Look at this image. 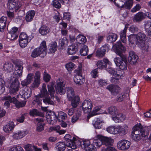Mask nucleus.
<instances>
[{"mask_svg": "<svg viewBox=\"0 0 151 151\" xmlns=\"http://www.w3.org/2000/svg\"><path fill=\"white\" fill-rule=\"evenodd\" d=\"M107 49L106 46H102L100 48L98 49L96 52V55L99 57H103L105 54Z\"/></svg>", "mask_w": 151, "mask_h": 151, "instance_id": "nucleus-23", "label": "nucleus"}, {"mask_svg": "<svg viewBox=\"0 0 151 151\" xmlns=\"http://www.w3.org/2000/svg\"><path fill=\"white\" fill-rule=\"evenodd\" d=\"M117 35L114 33H111L107 37V40L110 42H114L117 39Z\"/></svg>", "mask_w": 151, "mask_h": 151, "instance_id": "nucleus-44", "label": "nucleus"}, {"mask_svg": "<svg viewBox=\"0 0 151 151\" xmlns=\"http://www.w3.org/2000/svg\"><path fill=\"white\" fill-rule=\"evenodd\" d=\"M8 7L11 10L15 9L16 12L21 7V5L19 0H8Z\"/></svg>", "mask_w": 151, "mask_h": 151, "instance_id": "nucleus-8", "label": "nucleus"}, {"mask_svg": "<svg viewBox=\"0 0 151 151\" xmlns=\"http://www.w3.org/2000/svg\"><path fill=\"white\" fill-rule=\"evenodd\" d=\"M28 43V40H19V44L20 46L23 48H24L27 45Z\"/></svg>", "mask_w": 151, "mask_h": 151, "instance_id": "nucleus-55", "label": "nucleus"}, {"mask_svg": "<svg viewBox=\"0 0 151 151\" xmlns=\"http://www.w3.org/2000/svg\"><path fill=\"white\" fill-rule=\"evenodd\" d=\"M15 67V70L13 74L14 76L13 78H18L21 77L22 76V73L23 72V67L22 65L19 63H14Z\"/></svg>", "mask_w": 151, "mask_h": 151, "instance_id": "nucleus-6", "label": "nucleus"}, {"mask_svg": "<svg viewBox=\"0 0 151 151\" xmlns=\"http://www.w3.org/2000/svg\"><path fill=\"white\" fill-rule=\"evenodd\" d=\"M4 99L9 100L10 103L13 102L16 105V107L18 108L23 107L25 106L26 104L25 102H19L14 97L12 98L10 96L6 97L4 98Z\"/></svg>", "mask_w": 151, "mask_h": 151, "instance_id": "nucleus-13", "label": "nucleus"}, {"mask_svg": "<svg viewBox=\"0 0 151 151\" xmlns=\"http://www.w3.org/2000/svg\"><path fill=\"white\" fill-rule=\"evenodd\" d=\"M71 100H72L71 105L72 107L74 108H76L78 106L80 101L79 97L76 96Z\"/></svg>", "mask_w": 151, "mask_h": 151, "instance_id": "nucleus-29", "label": "nucleus"}, {"mask_svg": "<svg viewBox=\"0 0 151 151\" xmlns=\"http://www.w3.org/2000/svg\"><path fill=\"white\" fill-rule=\"evenodd\" d=\"M46 88V84H43L40 91V96L43 98V100L45 103L53 105L54 103L50 99L49 96V93L48 92Z\"/></svg>", "mask_w": 151, "mask_h": 151, "instance_id": "nucleus-4", "label": "nucleus"}, {"mask_svg": "<svg viewBox=\"0 0 151 151\" xmlns=\"http://www.w3.org/2000/svg\"><path fill=\"white\" fill-rule=\"evenodd\" d=\"M78 50V45L77 44L74 43L68 47L67 52L69 55H73Z\"/></svg>", "mask_w": 151, "mask_h": 151, "instance_id": "nucleus-22", "label": "nucleus"}, {"mask_svg": "<svg viewBox=\"0 0 151 151\" xmlns=\"http://www.w3.org/2000/svg\"><path fill=\"white\" fill-rule=\"evenodd\" d=\"M145 23V31L148 33L149 38L151 39V21H146Z\"/></svg>", "mask_w": 151, "mask_h": 151, "instance_id": "nucleus-26", "label": "nucleus"}, {"mask_svg": "<svg viewBox=\"0 0 151 151\" xmlns=\"http://www.w3.org/2000/svg\"><path fill=\"white\" fill-rule=\"evenodd\" d=\"M145 15L142 12H139L134 16V20L136 22H139L145 18Z\"/></svg>", "mask_w": 151, "mask_h": 151, "instance_id": "nucleus-32", "label": "nucleus"}, {"mask_svg": "<svg viewBox=\"0 0 151 151\" xmlns=\"http://www.w3.org/2000/svg\"><path fill=\"white\" fill-rule=\"evenodd\" d=\"M77 41L80 44H84L86 41V37L81 35H79L76 38Z\"/></svg>", "mask_w": 151, "mask_h": 151, "instance_id": "nucleus-45", "label": "nucleus"}, {"mask_svg": "<svg viewBox=\"0 0 151 151\" xmlns=\"http://www.w3.org/2000/svg\"><path fill=\"white\" fill-rule=\"evenodd\" d=\"M133 0H127L125 3L124 0H114V2L115 5L120 8H125L127 9H130L132 5ZM139 1V0H136Z\"/></svg>", "mask_w": 151, "mask_h": 151, "instance_id": "nucleus-5", "label": "nucleus"}, {"mask_svg": "<svg viewBox=\"0 0 151 151\" xmlns=\"http://www.w3.org/2000/svg\"><path fill=\"white\" fill-rule=\"evenodd\" d=\"M50 78V75L48 74L45 72H44V75L43 76V79L45 82H48Z\"/></svg>", "mask_w": 151, "mask_h": 151, "instance_id": "nucleus-64", "label": "nucleus"}, {"mask_svg": "<svg viewBox=\"0 0 151 151\" xmlns=\"http://www.w3.org/2000/svg\"><path fill=\"white\" fill-rule=\"evenodd\" d=\"M57 44L55 42H53L49 46V52L50 53H54L57 50Z\"/></svg>", "mask_w": 151, "mask_h": 151, "instance_id": "nucleus-39", "label": "nucleus"}, {"mask_svg": "<svg viewBox=\"0 0 151 151\" xmlns=\"http://www.w3.org/2000/svg\"><path fill=\"white\" fill-rule=\"evenodd\" d=\"M117 109L115 106H111L108 109V111L109 114L112 115V117H114L116 114H117Z\"/></svg>", "mask_w": 151, "mask_h": 151, "instance_id": "nucleus-43", "label": "nucleus"}, {"mask_svg": "<svg viewBox=\"0 0 151 151\" xmlns=\"http://www.w3.org/2000/svg\"><path fill=\"white\" fill-rule=\"evenodd\" d=\"M53 83L52 82L50 85H48L47 86L48 93L50 95L51 99L54 98V94L55 93V90L53 87Z\"/></svg>", "mask_w": 151, "mask_h": 151, "instance_id": "nucleus-33", "label": "nucleus"}, {"mask_svg": "<svg viewBox=\"0 0 151 151\" xmlns=\"http://www.w3.org/2000/svg\"><path fill=\"white\" fill-rule=\"evenodd\" d=\"M12 83L10 86V92L11 93H14L17 92L19 89V83L17 78L12 79Z\"/></svg>", "mask_w": 151, "mask_h": 151, "instance_id": "nucleus-10", "label": "nucleus"}, {"mask_svg": "<svg viewBox=\"0 0 151 151\" xmlns=\"http://www.w3.org/2000/svg\"><path fill=\"white\" fill-rule=\"evenodd\" d=\"M112 119L116 123L119 122H123L126 118L125 115L122 113H118L114 117H112Z\"/></svg>", "mask_w": 151, "mask_h": 151, "instance_id": "nucleus-21", "label": "nucleus"}, {"mask_svg": "<svg viewBox=\"0 0 151 151\" xmlns=\"http://www.w3.org/2000/svg\"><path fill=\"white\" fill-rule=\"evenodd\" d=\"M64 138L66 141V145L68 147H69L70 145V144L73 141V138L72 139V137L69 134H66L64 137Z\"/></svg>", "mask_w": 151, "mask_h": 151, "instance_id": "nucleus-46", "label": "nucleus"}, {"mask_svg": "<svg viewBox=\"0 0 151 151\" xmlns=\"http://www.w3.org/2000/svg\"><path fill=\"white\" fill-rule=\"evenodd\" d=\"M50 29L49 27L45 25L42 26L39 29V33L42 35H45L49 33Z\"/></svg>", "mask_w": 151, "mask_h": 151, "instance_id": "nucleus-35", "label": "nucleus"}, {"mask_svg": "<svg viewBox=\"0 0 151 151\" xmlns=\"http://www.w3.org/2000/svg\"><path fill=\"white\" fill-rule=\"evenodd\" d=\"M27 131H19L17 133H15L13 135V138L15 139H19L22 138L28 133Z\"/></svg>", "mask_w": 151, "mask_h": 151, "instance_id": "nucleus-25", "label": "nucleus"}, {"mask_svg": "<svg viewBox=\"0 0 151 151\" xmlns=\"http://www.w3.org/2000/svg\"><path fill=\"white\" fill-rule=\"evenodd\" d=\"M127 60L126 58H123V61L121 63L120 65L118 67H119L120 69L122 70L126 69L127 68Z\"/></svg>", "mask_w": 151, "mask_h": 151, "instance_id": "nucleus-49", "label": "nucleus"}, {"mask_svg": "<svg viewBox=\"0 0 151 151\" xmlns=\"http://www.w3.org/2000/svg\"><path fill=\"white\" fill-rule=\"evenodd\" d=\"M74 81L76 84L81 85L84 83L85 79L82 76L75 75L74 78Z\"/></svg>", "mask_w": 151, "mask_h": 151, "instance_id": "nucleus-28", "label": "nucleus"}, {"mask_svg": "<svg viewBox=\"0 0 151 151\" xmlns=\"http://www.w3.org/2000/svg\"><path fill=\"white\" fill-rule=\"evenodd\" d=\"M35 146H32L31 145H26L25 146V151H33V149L35 148Z\"/></svg>", "mask_w": 151, "mask_h": 151, "instance_id": "nucleus-63", "label": "nucleus"}, {"mask_svg": "<svg viewBox=\"0 0 151 151\" xmlns=\"http://www.w3.org/2000/svg\"><path fill=\"white\" fill-rule=\"evenodd\" d=\"M28 36L25 33L22 32L20 34L19 36V40H28Z\"/></svg>", "mask_w": 151, "mask_h": 151, "instance_id": "nucleus-56", "label": "nucleus"}, {"mask_svg": "<svg viewBox=\"0 0 151 151\" xmlns=\"http://www.w3.org/2000/svg\"><path fill=\"white\" fill-rule=\"evenodd\" d=\"M138 59V57L133 51H130L129 52L128 60L131 64H134L136 63Z\"/></svg>", "mask_w": 151, "mask_h": 151, "instance_id": "nucleus-18", "label": "nucleus"}, {"mask_svg": "<svg viewBox=\"0 0 151 151\" xmlns=\"http://www.w3.org/2000/svg\"><path fill=\"white\" fill-rule=\"evenodd\" d=\"M37 48L35 49L32 53V56L33 58H35L39 56L41 54Z\"/></svg>", "mask_w": 151, "mask_h": 151, "instance_id": "nucleus-57", "label": "nucleus"}, {"mask_svg": "<svg viewBox=\"0 0 151 151\" xmlns=\"http://www.w3.org/2000/svg\"><path fill=\"white\" fill-rule=\"evenodd\" d=\"M67 96L69 100H71L74 96L75 93L73 89L71 87H68L66 88Z\"/></svg>", "mask_w": 151, "mask_h": 151, "instance_id": "nucleus-34", "label": "nucleus"}, {"mask_svg": "<svg viewBox=\"0 0 151 151\" xmlns=\"http://www.w3.org/2000/svg\"><path fill=\"white\" fill-rule=\"evenodd\" d=\"M40 81L34 79L33 83L31 85V88H37L40 85Z\"/></svg>", "mask_w": 151, "mask_h": 151, "instance_id": "nucleus-53", "label": "nucleus"}, {"mask_svg": "<svg viewBox=\"0 0 151 151\" xmlns=\"http://www.w3.org/2000/svg\"><path fill=\"white\" fill-rule=\"evenodd\" d=\"M73 141L71 143L70 145L69 146L71 148L74 149L76 148L81 147L82 148V142L83 141L77 139L76 138L73 137Z\"/></svg>", "mask_w": 151, "mask_h": 151, "instance_id": "nucleus-16", "label": "nucleus"}, {"mask_svg": "<svg viewBox=\"0 0 151 151\" xmlns=\"http://www.w3.org/2000/svg\"><path fill=\"white\" fill-rule=\"evenodd\" d=\"M9 151H24V150L22 147L20 146H17L11 148Z\"/></svg>", "mask_w": 151, "mask_h": 151, "instance_id": "nucleus-60", "label": "nucleus"}, {"mask_svg": "<svg viewBox=\"0 0 151 151\" xmlns=\"http://www.w3.org/2000/svg\"><path fill=\"white\" fill-rule=\"evenodd\" d=\"M97 139L93 141V145L97 148L99 147L102 144L106 146L111 145L114 142V140L110 137H105L101 135L97 136Z\"/></svg>", "mask_w": 151, "mask_h": 151, "instance_id": "nucleus-3", "label": "nucleus"}, {"mask_svg": "<svg viewBox=\"0 0 151 151\" xmlns=\"http://www.w3.org/2000/svg\"><path fill=\"white\" fill-rule=\"evenodd\" d=\"M88 51V47L85 45H84L80 50L81 54L83 56L87 55Z\"/></svg>", "mask_w": 151, "mask_h": 151, "instance_id": "nucleus-47", "label": "nucleus"}, {"mask_svg": "<svg viewBox=\"0 0 151 151\" xmlns=\"http://www.w3.org/2000/svg\"><path fill=\"white\" fill-rule=\"evenodd\" d=\"M101 108V106H97L93 108V111L89 114V116H92L97 114V112Z\"/></svg>", "mask_w": 151, "mask_h": 151, "instance_id": "nucleus-51", "label": "nucleus"}, {"mask_svg": "<svg viewBox=\"0 0 151 151\" xmlns=\"http://www.w3.org/2000/svg\"><path fill=\"white\" fill-rule=\"evenodd\" d=\"M75 65L72 63H70L66 64L65 67L68 70H73L74 68Z\"/></svg>", "mask_w": 151, "mask_h": 151, "instance_id": "nucleus-61", "label": "nucleus"}, {"mask_svg": "<svg viewBox=\"0 0 151 151\" xmlns=\"http://www.w3.org/2000/svg\"><path fill=\"white\" fill-rule=\"evenodd\" d=\"M14 126V123H7L3 127L4 130L5 132L8 133L13 129Z\"/></svg>", "mask_w": 151, "mask_h": 151, "instance_id": "nucleus-40", "label": "nucleus"}, {"mask_svg": "<svg viewBox=\"0 0 151 151\" xmlns=\"http://www.w3.org/2000/svg\"><path fill=\"white\" fill-rule=\"evenodd\" d=\"M18 34H15L9 32L7 35V37L8 39L11 40H14L17 38Z\"/></svg>", "mask_w": 151, "mask_h": 151, "instance_id": "nucleus-50", "label": "nucleus"}, {"mask_svg": "<svg viewBox=\"0 0 151 151\" xmlns=\"http://www.w3.org/2000/svg\"><path fill=\"white\" fill-rule=\"evenodd\" d=\"M82 148L87 151H95L94 145H91L89 140L83 141L82 142Z\"/></svg>", "mask_w": 151, "mask_h": 151, "instance_id": "nucleus-14", "label": "nucleus"}, {"mask_svg": "<svg viewBox=\"0 0 151 151\" xmlns=\"http://www.w3.org/2000/svg\"><path fill=\"white\" fill-rule=\"evenodd\" d=\"M37 48L41 54L45 52L47 50V46L45 41H42L39 47Z\"/></svg>", "mask_w": 151, "mask_h": 151, "instance_id": "nucleus-38", "label": "nucleus"}, {"mask_svg": "<svg viewBox=\"0 0 151 151\" xmlns=\"http://www.w3.org/2000/svg\"><path fill=\"white\" fill-rule=\"evenodd\" d=\"M3 68L6 72L10 73L13 70V65L11 63H7L4 65Z\"/></svg>", "mask_w": 151, "mask_h": 151, "instance_id": "nucleus-31", "label": "nucleus"}, {"mask_svg": "<svg viewBox=\"0 0 151 151\" xmlns=\"http://www.w3.org/2000/svg\"><path fill=\"white\" fill-rule=\"evenodd\" d=\"M128 128V127L127 126H126L125 127H120L117 128L116 131L117 132V133H119L122 135H124L126 133L127 130V129Z\"/></svg>", "mask_w": 151, "mask_h": 151, "instance_id": "nucleus-41", "label": "nucleus"}, {"mask_svg": "<svg viewBox=\"0 0 151 151\" xmlns=\"http://www.w3.org/2000/svg\"><path fill=\"white\" fill-rule=\"evenodd\" d=\"M66 118V114L63 112H61L59 113L57 118V120L58 122L65 123V120Z\"/></svg>", "mask_w": 151, "mask_h": 151, "instance_id": "nucleus-37", "label": "nucleus"}, {"mask_svg": "<svg viewBox=\"0 0 151 151\" xmlns=\"http://www.w3.org/2000/svg\"><path fill=\"white\" fill-rule=\"evenodd\" d=\"M124 74V72L123 70L120 69L116 71V73L115 74V78L117 79L122 78V77H123Z\"/></svg>", "mask_w": 151, "mask_h": 151, "instance_id": "nucleus-42", "label": "nucleus"}, {"mask_svg": "<svg viewBox=\"0 0 151 151\" xmlns=\"http://www.w3.org/2000/svg\"><path fill=\"white\" fill-rule=\"evenodd\" d=\"M110 63L108 60L104 59L98 61L96 63V65L98 68L102 69L106 68L107 64H110Z\"/></svg>", "mask_w": 151, "mask_h": 151, "instance_id": "nucleus-20", "label": "nucleus"}, {"mask_svg": "<svg viewBox=\"0 0 151 151\" xmlns=\"http://www.w3.org/2000/svg\"><path fill=\"white\" fill-rule=\"evenodd\" d=\"M65 144L63 142H59L57 144V148L59 151H63L65 149Z\"/></svg>", "mask_w": 151, "mask_h": 151, "instance_id": "nucleus-48", "label": "nucleus"}, {"mask_svg": "<svg viewBox=\"0 0 151 151\" xmlns=\"http://www.w3.org/2000/svg\"><path fill=\"white\" fill-rule=\"evenodd\" d=\"M147 38V37L146 35L141 32L138 33L136 36V40L137 44L142 43L143 44Z\"/></svg>", "mask_w": 151, "mask_h": 151, "instance_id": "nucleus-17", "label": "nucleus"}, {"mask_svg": "<svg viewBox=\"0 0 151 151\" xmlns=\"http://www.w3.org/2000/svg\"><path fill=\"white\" fill-rule=\"evenodd\" d=\"M65 83L64 82L60 81L59 80L57 81L55 86L56 91L57 93L60 94H64L65 92Z\"/></svg>", "mask_w": 151, "mask_h": 151, "instance_id": "nucleus-11", "label": "nucleus"}, {"mask_svg": "<svg viewBox=\"0 0 151 151\" xmlns=\"http://www.w3.org/2000/svg\"><path fill=\"white\" fill-rule=\"evenodd\" d=\"M116 49L115 52L119 55L120 57L115 58L114 61L117 66L120 65L121 63L123 61V58H126L122 54V52L126 50V48L123 46L120 42H117L115 45Z\"/></svg>", "mask_w": 151, "mask_h": 151, "instance_id": "nucleus-2", "label": "nucleus"}, {"mask_svg": "<svg viewBox=\"0 0 151 151\" xmlns=\"http://www.w3.org/2000/svg\"><path fill=\"white\" fill-rule=\"evenodd\" d=\"M81 106L83 112L87 113L91 111L93 107V104L90 100L86 99L82 103Z\"/></svg>", "mask_w": 151, "mask_h": 151, "instance_id": "nucleus-7", "label": "nucleus"}, {"mask_svg": "<svg viewBox=\"0 0 151 151\" xmlns=\"http://www.w3.org/2000/svg\"><path fill=\"white\" fill-rule=\"evenodd\" d=\"M7 17H2L0 19V31L3 32L6 27Z\"/></svg>", "mask_w": 151, "mask_h": 151, "instance_id": "nucleus-24", "label": "nucleus"}, {"mask_svg": "<svg viewBox=\"0 0 151 151\" xmlns=\"http://www.w3.org/2000/svg\"><path fill=\"white\" fill-rule=\"evenodd\" d=\"M106 70L107 72L112 75H114L116 73L115 69L111 67L108 66Z\"/></svg>", "mask_w": 151, "mask_h": 151, "instance_id": "nucleus-62", "label": "nucleus"}, {"mask_svg": "<svg viewBox=\"0 0 151 151\" xmlns=\"http://www.w3.org/2000/svg\"><path fill=\"white\" fill-rule=\"evenodd\" d=\"M52 6L56 8H60L61 6V4L58 0H54L52 2Z\"/></svg>", "mask_w": 151, "mask_h": 151, "instance_id": "nucleus-54", "label": "nucleus"}, {"mask_svg": "<svg viewBox=\"0 0 151 151\" xmlns=\"http://www.w3.org/2000/svg\"><path fill=\"white\" fill-rule=\"evenodd\" d=\"M32 94L31 90L28 87H25L20 91V94L22 97L24 99H27Z\"/></svg>", "mask_w": 151, "mask_h": 151, "instance_id": "nucleus-15", "label": "nucleus"}, {"mask_svg": "<svg viewBox=\"0 0 151 151\" xmlns=\"http://www.w3.org/2000/svg\"><path fill=\"white\" fill-rule=\"evenodd\" d=\"M29 114L31 116H39L41 118H38L36 119L37 122L38 123L42 122H44V114L43 113L39 111L36 109H33L29 112Z\"/></svg>", "mask_w": 151, "mask_h": 151, "instance_id": "nucleus-9", "label": "nucleus"}, {"mask_svg": "<svg viewBox=\"0 0 151 151\" xmlns=\"http://www.w3.org/2000/svg\"><path fill=\"white\" fill-rule=\"evenodd\" d=\"M60 127L59 126H55L50 127L49 129V132H51L53 131H55L56 132H58V131L60 129Z\"/></svg>", "mask_w": 151, "mask_h": 151, "instance_id": "nucleus-59", "label": "nucleus"}, {"mask_svg": "<svg viewBox=\"0 0 151 151\" xmlns=\"http://www.w3.org/2000/svg\"><path fill=\"white\" fill-rule=\"evenodd\" d=\"M106 88L109 90L112 94L115 95L118 93L120 90V88L118 86L112 85L107 86Z\"/></svg>", "mask_w": 151, "mask_h": 151, "instance_id": "nucleus-19", "label": "nucleus"}, {"mask_svg": "<svg viewBox=\"0 0 151 151\" xmlns=\"http://www.w3.org/2000/svg\"><path fill=\"white\" fill-rule=\"evenodd\" d=\"M127 28L125 27L123 30L121 31L120 33L121 40L123 43H125L127 41L126 33Z\"/></svg>", "mask_w": 151, "mask_h": 151, "instance_id": "nucleus-36", "label": "nucleus"}, {"mask_svg": "<svg viewBox=\"0 0 151 151\" xmlns=\"http://www.w3.org/2000/svg\"><path fill=\"white\" fill-rule=\"evenodd\" d=\"M130 145V142L129 141L123 139L118 142L117 143V147L119 150H125L129 148Z\"/></svg>", "mask_w": 151, "mask_h": 151, "instance_id": "nucleus-12", "label": "nucleus"}, {"mask_svg": "<svg viewBox=\"0 0 151 151\" xmlns=\"http://www.w3.org/2000/svg\"><path fill=\"white\" fill-rule=\"evenodd\" d=\"M148 131L147 127H143L141 123H137L134 127L132 133V138L135 141L138 142L143 137L148 134Z\"/></svg>", "mask_w": 151, "mask_h": 151, "instance_id": "nucleus-1", "label": "nucleus"}, {"mask_svg": "<svg viewBox=\"0 0 151 151\" xmlns=\"http://www.w3.org/2000/svg\"><path fill=\"white\" fill-rule=\"evenodd\" d=\"M117 128H115L114 127H108L107 129V131L109 133L112 134H117Z\"/></svg>", "mask_w": 151, "mask_h": 151, "instance_id": "nucleus-52", "label": "nucleus"}, {"mask_svg": "<svg viewBox=\"0 0 151 151\" xmlns=\"http://www.w3.org/2000/svg\"><path fill=\"white\" fill-rule=\"evenodd\" d=\"M46 117L47 122L53 121L54 122L57 119L56 116L54 112H50L49 113L47 114Z\"/></svg>", "mask_w": 151, "mask_h": 151, "instance_id": "nucleus-27", "label": "nucleus"}, {"mask_svg": "<svg viewBox=\"0 0 151 151\" xmlns=\"http://www.w3.org/2000/svg\"><path fill=\"white\" fill-rule=\"evenodd\" d=\"M45 125L44 123H37L36 130L38 132H41L44 129L43 127Z\"/></svg>", "mask_w": 151, "mask_h": 151, "instance_id": "nucleus-58", "label": "nucleus"}, {"mask_svg": "<svg viewBox=\"0 0 151 151\" xmlns=\"http://www.w3.org/2000/svg\"><path fill=\"white\" fill-rule=\"evenodd\" d=\"M35 12L34 11H29L28 12L26 15L25 20L27 22L32 21L35 15Z\"/></svg>", "mask_w": 151, "mask_h": 151, "instance_id": "nucleus-30", "label": "nucleus"}]
</instances>
